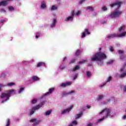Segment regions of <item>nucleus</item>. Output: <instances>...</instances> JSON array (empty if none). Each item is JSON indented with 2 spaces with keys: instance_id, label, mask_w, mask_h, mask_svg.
Masks as SVG:
<instances>
[{
  "instance_id": "1",
  "label": "nucleus",
  "mask_w": 126,
  "mask_h": 126,
  "mask_svg": "<svg viewBox=\"0 0 126 126\" xmlns=\"http://www.w3.org/2000/svg\"><path fill=\"white\" fill-rule=\"evenodd\" d=\"M91 59L92 62H101L103 60H106L107 59V55L103 52H98Z\"/></svg>"
},
{
  "instance_id": "2",
  "label": "nucleus",
  "mask_w": 126,
  "mask_h": 126,
  "mask_svg": "<svg viewBox=\"0 0 126 126\" xmlns=\"http://www.w3.org/2000/svg\"><path fill=\"white\" fill-rule=\"evenodd\" d=\"M7 93H2L0 95L1 99H3L2 101V103H4V102H6V101L9 100V97H10V95L12 94L13 92H14V90L12 89L11 90H9L7 91Z\"/></svg>"
},
{
  "instance_id": "3",
  "label": "nucleus",
  "mask_w": 126,
  "mask_h": 126,
  "mask_svg": "<svg viewBox=\"0 0 126 126\" xmlns=\"http://www.w3.org/2000/svg\"><path fill=\"white\" fill-rule=\"evenodd\" d=\"M103 113H105L106 114V115L103 116L102 118H101L99 120H98V123H100V122H102L103 120H105V119H107V118H108L109 117L111 118V116H110V114L111 113V110H110V109H108L107 108H105L99 113V115H102Z\"/></svg>"
},
{
  "instance_id": "4",
  "label": "nucleus",
  "mask_w": 126,
  "mask_h": 126,
  "mask_svg": "<svg viewBox=\"0 0 126 126\" xmlns=\"http://www.w3.org/2000/svg\"><path fill=\"white\" fill-rule=\"evenodd\" d=\"M126 32H125L121 34H116L115 33L109 34L107 36L108 39H113V38L121 37L126 36Z\"/></svg>"
},
{
  "instance_id": "5",
  "label": "nucleus",
  "mask_w": 126,
  "mask_h": 126,
  "mask_svg": "<svg viewBox=\"0 0 126 126\" xmlns=\"http://www.w3.org/2000/svg\"><path fill=\"white\" fill-rule=\"evenodd\" d=\"M122 13L123 12H122L121 11H115L111 13L110 15V17H111V18H116L117 17H119V16L122 15Z\"/></svg>"
},
{
  "instance_id": "6",
  "label": "nucleus",
  "mask_w": 126,
  "mask_h": 126,
  "mask_svg": "<svg viewBox=\"0 0 126 126\" xmlns=\"http://www.w3.org/2000/svg\"><path fill=\"white\" fill-rule=\"evenodd\" d=\"M122 4V2H116L115 3H113L112 4H110V6L111 7H114V6H115V5L117 6V7H121V5Z\"/></svg>"
},
{
  "instance_id": "7",
  "label": "nucleus",
  "mask_w": 126,
  "mask_h": 126,
  "mask_svg": "<svg viewBox=\"0 0 126 126\" xmlns=\"http://www.w3.org/2000/svg\"><path fill=\"white\" fill-rule=\"evenodd\" d=\"M11 0H4L0 2V6L1 5H3V6H6V5H7L8 4V3L9 1H10Z\"/></svg>"
},
{
  "instance_id": "8",
  "label": "nucleus",
  "mask_w": 126,
  "mask_h": 126,
  "mask_svg": "<svg viewBox=\"0 0 126 126\" xmlns=\"http://www.w3.org/2000/svg\"><path fill=\"white\" fill-rule=\"evenodd\" d=\"M73 108V106H71L69 108L66 109L62 111V114H66V113H69L71 109Z\"/></svg>"
},
{
  "instance_id": "9",
  "label": "nucleus",
  "mask_w": 126,
  "mask_h": 126,
  "mask_svg": "<svg viewBox=\"0 0 126 126\" xmlns=\"http://www.w3.org/2000/svg\"><path fill=\"white\" fill-rule=\"evenodd\" d=\"M75 92L74 91H71L69 92H63L62 93V96H66L67 95H69V94H72V93H74Z\"/></svg>"
},
{
  "instance_id": "10",
  "label": "nucleus",
  "mask_w": 126,
  "mask_h": 126,
  "mask_svg": "<svg viewBox=\"0 0 126 126\" xmlns=\"http://www.w3.org/2000/svg\"><path fill=\"white\" fill-rule=\"evenodd\" d=\"M55 91V88H52L49 90V92H47L45 94V96H49L50 94H52V92H54Z\"/></svg>"
},
{
  "instance_id": "11",
  "label": "nucleus",
  "mask_w": 126,
  "mask_h": 126,
  "mask_svg": "<svg viewBox=\"0 0 126 126\" xmlns=\"http://www.w3.org/2000/svg\"><path fill=\"white\" fill-rule=\"evenodd\" d=\"M42 106H43V104H38V105H36V106L32 107V110H34V111H35L36 110H38V109H40V108H41Z\"/></svg>"
},
{
  "instance_id": "12",
  "label": "nucleus",
  "mask_w": 126,
  "mask_h": 126,
  "mask_svg": "<svg viewBox=\"0 0 126 126\" xmlns=\"http://www.w3.org/2000/svg\"><path fill=\"white\" fill-rule=\"evenodd\" d=\"M71 85V82H68L67 83H63L61 85L62 87H66V86H69V85Z\"/></svg>"
},
{
  "instance_id": "13",
  "label": "nucleus",
  "mask_w": 126,
  "mask_h": 126,
  "mask_svg": "<svg viewBox=\"0 0 126 126\" xmlns=\"http://www.w3.org/2000/svg\"><path fill=\"white\" fill-rule=\"evenodd\" d=\"M46 1H43L41 2V8H46L47 7V5H46Z\"/></svg>"
},
{
  "instance_id": "14",
  "label": "nucleus",
  "mask_w": 126,
  "mask_h": 126,
  "mask_svg": "<svg viewBox=\"0 0 126 126\" xmlns=\"http://www.w3.org/2000/svg\"><path fill=\"white\" fill-rule=\"evenodd\" d=\"M56 23H57V20L56 19H54L53 20V23L51 25V28H53V27H55V26H56Z\"/></svg>"
},
{
  "instance_id": "15",
  "label": "nucleus",
  "mask_w": 126,
  "mask_h": 126,
  "mask_svg": "<svg viewBox=\"0 0 126 126\" xmlns=\"http://www.w3.org/2000/svg\"><path fill=\"white\" fill-rule=\"evenodd\" d=\"M45 64H46V63H45L43 62H39L37 63V67H40V66H42L43 65H45Z\"/></svg>"
},
{
  "instance_id": "16",
  "label": "nucleus",
  "mask_w": 126,
  "mask_h": 126,
  "mask_svg": "<svg viewBox=\"0 0 126 126\" xmlns=\"http://www.w3.org/2000/svg\"><path fill=\"white\" fill-rule=\"evenodd\" d=\"M72 21L73 20V17H71V16H69L67 18L65 19V21Z\"/></svg>"
},
{
  "instance_id": "17",
  "label": "nucleus",
  "mask_w": 126,
  "mask_h": 126,
  "mask_svg": "<svg viewBox=\"0 0 126 126\" xmlns=\"http://www.w3.org/2000/svg\"><path fill=\"white\" fill-rule=\"evenodd\" d=\"M39 79L40 78H39L37 76H32V80H33V81H38Z\"/></svg>"
},
{
  "instance_id": "18",
  "label": "nucleus",
  "mask_w": 126,
  "mask_h": 126,
  "mask_svg": "<svg viewBox=\"0 0 126 126\" xmlns=\"http://www.w3.org/2000/svg\"><path fill=\"white\" fill-rule=\"evenodd\" d=\"M51 113H52V110H48L45 113V116H49V115H51Z\"/></svg>"
},
{
  "instance_id": "19",
  "label": "nucleus",
  "mask_w": 126,
  "mask_h": 126,
  "mask_svg": "<svg viewBox=\"0 0 126 126\" xmlns=\"http://www.w3.org/2000/svg\"><path fill=\"white\" fill-rule=\"evenodd\" d=\"M79 69V65H76L74 68L72 69V71H75V70H78Z\"/></svg>"
},
{
  "instance_id": "20",
  "label": "nucleus",
  "mask_w": 126,
  "mask_h": 126,
  "mask_svg": "<svg viewBox=\"0 0 126 126\" xmlns=\"http://www.w3.org/2000/svg\"><path fill=\"white\" fill-rule=\"evenodd\" d=\"M80 53H81V51H80L79 50H77L76 53H75V55L77 57H78V55H80Z\"/></svg>"
},
{
  "instance_id": "21",
  "label": "nucleus",
  "mask_w": 126,
  "mask_h": 126,
  "mask_svg": "<svg viewBox=\"0 0 126 126\" xmlns=\"http://www.w3.org/2000/svg\"><path fill=\"white\" fill-rule=\"evenodd\" d=\"M91 10V11H93L94 9H93V7H92V6H88L86 8V10Z\"/></svg>"
},
{
  "instance_id": "22",
  "label": "nucleus",
  "mask_w": 126,
  "mask_h": 126,
  "mask_svg": "<svg viewBox=\"0 0 126 126\" xmlns=\"http://www.w3.org/2000/svg\"><path fill=\"white\" fill-rule=\"evenodd\" d=\"M125 26L121 27L120 28H119V32H121V31L125 30Z\"/></svg>"
},
{
  "instance_id": "23",
  "label": "nucleus",
  "mask_w": 126,
  "mask_h": 126,
  "mask_svg": "<svg viewBox=\"0 0 126 126\" xmlns=\"http://www.w3.org/2000/svg\"><path fill=\"white\" fill-rule=\"evenodd\" d=\"M10 126V120L7 119L6 126Z\"/></svg>"
},
{
  "instance_id": "24",
  "label": "nucleus",
  "mask_w": 126,
  "mask_h": 126,
  "mask_svg": "<svg viewBox=\"0 0 126 126\" xmlns=\"http://www.w3.org/2000/svg\"><path fill=\"white\" fill-rule=\"evenodd\" d=\"M40 123L39 121H36L35 122H34V123L33 124V126H37V125H38V124Z\"/></svg>"
},
{
  "instance_id": "25",
  "label": "nucleus",
  "mask_w": 126,
  "mask_h": 126,
  "mask_svg": "<svg viewBox=\"0 0 126 126\" xmlns=\"http://www.w3.org/2000/svg\"><path fill=\"white\" fill-rule=\"evenodd\" d=\"M56 9H58V7H56L55 5H52L51 10H55Z\"/></svg>"
},
{
  "instance_id": "26",
  "label": "nucleus",
  "mask_w": 126,
  "mask_h": 126,
  "mask_svg": "<svg viewBox=\"0 0 126 126\" xmlns=\"http://www.w3.org/2000/svg\"><path fill=\"white\" fill-rule=\"evenodd\" d=\"M104 97V95H99L98 98H97V100L98 101L100 100H101L102 99H103V97Z\"/></svg>"
},
{
  "instance_id": "27",
  "label": "nucleus",
  "mask_w": 126,
  "mask_h": 126,
  "mask_svg": "<svg viewBox=\"0 0 126 126\" xmlns=\"http://www.w3.org/2000/svg\"><path fill=\"white\" fill-rule=\"evenodd\" d=\"M126 72L123 73L120 76V77H121V78H123L125 77V76H126Z\"/></svg>"
},
{
  "instance_id": "28",
  "label": "nucleus",
  "mask_w": 126,
  "mask_h": 126,
  "mask_svg": "<svg viewBox=\"0 0 126 126\" xmlns=\"http://www.w3.org/2000/svg\"><path fill=\"white\" fill-rule=\"evenodd\" d=\"M82 113H81L80 114H78L77 115L76 118V119H79V118H80V117H81V116H82Z\"/></svg>"
},
{
  "instance_id": "29",
  "label": "nucleus",
  "mask_w": 126,
  "mask_h": 126,
  "mask_svg": "<svg viewBox=\"0 0 126 126\" xmlns=\"http://www.w3.org/2000/svg\"><path fill=\"white\" fill-rule=\"evenodd\" d=\"M87 75L88 76V77H90V76H91V72H89V71H87Z\"/></svg>"
},
{
  "instance_id": "30",
  "label": "nucleus",
  "mask_w": 126,
  "mask_h": 126,
  "mask_svg": "<svg viewBox=\"0 0 126 126\" xmlns=\"http://www.w3.org/2000/svg\"><path fill=\"white\" fill-rule=\"evenodd\" d=\"M37 102V99L35 98L33 99L32 101V104H35V103Z\"/></svg>"
},
{
  "instance_id": "31",
  "label": "nucleus",
  "mask_w": 126,
  "mask_h": 126,
  "mask_svg": "<svg viewBox=\"0 0 126 126\" xmlns=\"http://www.w3.org/2000/svg\"><path fill=\"white\" fill-rule=\"evenodd\" d=\"M86 63V60H83L82 61H80L78 63L79 64H81V63Z\"/></svg>"
},
{
  "instance_id": "32",
  "label": "nucleus",
  "mask_w": 126,
  "mask_h": 126,
  "mask_svg": "<svg viewBox=\"0 0 126 126\" xmlns=\"http://www.w3.org/2000/svg\"><path fill=\"white\" fill-rule=\"evenodd\" d=\"M111 80H112V77L110 76L107 79L106 82H110V81H111Z\"/></svg>"
},
{
  "instance_id": "33",
  "label": "nucleus",
  "mask_w": 126,
  "mask_h": 126,
  "mask_svg": "<svg viewBox=\"0 0 126 126\" xmlns=\"http://www.w3.org/2000/svg\"><path fill=\"white\" fill-rule=\"evenodd\" d=\"M12 85H14V83H9L7 84V86H12Z\"/></svg>"
},
{
  "instance_id": "34",
  "label": "nucleus",
  "mask_w": 126,
  "mask_h": 126,
  "mask_svg": "<svg viewBox=\"0 0 126 126\" xmlns=\"http://www.w3.org/2000/svg\"><path fill=\"white\" fill-rule=\"evenodd\" d=\"M37 121V119H31V120H30V122H31V123H34V122H36Z\"/></svg>"
},
{
  "instance_id": "35",
  "label": "nucleus",
  "mask_w": 126,
  "mask_h": 126,
  "mask_svg": "<svg viewBox=\"0 0 126 126\" xmlns=\"http://www.w3.org/2000/svg\"><path fill=\"white\" fill-rule=\"evenodd\" d=\"M102 10H103V11H105V10H107V9H108V8L106 6H103L102 8Z\"/></svg>"
},
{
  "instance_id": "36",
  "label": "nucleus",
  "mask_w": 126,
  "mask_h": 126,
  "mask_svg": "<svg viewBox=\"0 0 126 126\" xmlns=\"http://www.w3.org/2000/svg\"><path fill=\"white\" fill-rule=\"evenodd\" d=\"M114 63V61L111 60V61L107 62V64H112V63Z\"/></svg>"
},
{
  "instance_id": "37",
  "label": "nucleus",
  "mask_w": 126,
  "mask_h": 126,
  "mask_svg": "<svg viewBox=\"0 0 126 126\" xmlns=\"http://www.w3.org/2000/svg\"><path fill=\"white\" fill-rule=\"evenodd\" d=\"M75 59H73L70 62V63H75Z\"/></svg>"
},
{
  "instance_id": "38",
  "label": "nucleus",
  "mask_w": 126,
  "mask_h": 126,
  "mask_svg": "<svg viewBox=\"0 0 126 126\" xmlns=\"http://www.w3.org/2000/svg\"><path fill=\"white\" fill-rule=\"evenodd\" d=\"M9 10H14V8L12 6H11L9 7Z\"/></svg>"
},
{
  "instance_id": "39",
  "label": "nucleus",
  "mask_w": 126,
  "mask_h": 126,
  "mask_svg": "<svg viewBox=\"0 0 126 126\" xmlns=\"http://www.w3.org/2000/svg\"><path fill=\"white\" fill-rule=\"evenodd\" d=\"M118 53L120 55H122V54H124V51L123 50H119V51H118Z\"/></svg>"
},
{
  "instance_id": "40",
  "label": "nucleus",
  "mask_w": 126,
  "mask_h": 126,
  "mask_svg": "<svg viewBox=\"0 0 126 126\" xmlns=\"http://www.w3.org/2000/svg\"><path fill=\"white\" fill-rule=\"evenodd\" d=\"M23 90H24V88H21L19 91V93H21Z\"/></svg>"
},
{
  "instance_id": "41",
  "label": "nucleus",
  "mask_w": 126,
  "mask_h": 126,
  "mask_svg": "<svg viewBox=\"0 0 126 126\" xmlns=\"http://www.w3.org/2000/svg\"><path fill=\"white\" fill-rule=\"evenodd\" d=\"M85 31L86 32V34H88L89 35L90 34V32H89L88 31V29H86L85 30Z\"/></svg>"
},
{
  "instance_id": "42",
  "label": "nucleus",
  "mask_w": 126,
  "mask_h": 126,
  "mask_svg": "<svg viewBox=\"0 0 126 126\" xmlns=\"http://www.w3.org/2000/svg\"><path fill=\"white\" fill-rule=\"evenodd\" d=\"M0 12H3V13H5V10H4V9H1L0 10Z\"/></svg>"
},
{
  "instance_id": "43",
  "label": "nucleus",
  "mask_w": 126,
  "mask_h": 126,
  "mask_svg": "<svg viewBox=\"0 0 126 126\" xmlns=\"http://www.w3.org/2000/svg\"><path fill=\"white\" fill-rule=\"evenodd\" d=\"M109 50H110V52H113L114 51V48H113V47L110 46L109 47Z\"/></svg>"
},
{
  "instance_id": "44",
  "label": "nucleus",
  "mask_w": 126,
  "mask_h": 126,
  "mask_svg": "<svg viewBox=\"0 0 126 126\" xmlns=\"http://www.w3.org/2000/svg\"><path fill=\"white\" fill-rule=\"evenodd\" d=\"M124 59H125V56H124L123 55H121L120 56V60H124Z\"/></svg>"
},
{
  "instance_id": "45",
  "label": "nucleus",
  "mask_w": 126,
  "mask_h": 126,
  "mask_svg": "<svg viewBox=\"0 0 126 126\" xmlns=\"http://www.w3.org/2000/svg\"><path fill=\"white\" fill-rule=\"evenodd\" d=\"M84 1H85V0H81L79 2V3L80 4H81V3L84 2Z\"/></svg>"
},
{
  "instance_id": "46",
  "label": "nucleus",
  "mask_w": 126,
  "mask_h": 126,
  "mask_svg": "<svg viewBox=\"0 0 126 126\" xmlns=\"http://www.w3.org/2000/svg\"><path fill=\"white\" fill-rule=\"evenodd\" d=\"M85 36H86V33L83 32V35L82 36V38H84V37H85Z\"/></svg>"
},
{
  "instance_id": "47",
  "label": "nucleus",
  "mask_w": 126,
  "mask_h": 126,
  "mask_svg": "<svg viewBox=\"0 0 126 126\" xmlns=\"http://www.w3.org/2000/svg\"><path fill=\"white\" fill-rule=\"evenodd\" d=\"M34 113H35V112L34 111V110H32L30 113V115L32 116V115H33Z\"/></svg>"
},
{
  "instance_id": "48",
  "label": "nucleus",
  "mask_w": 126,
  "mask_h": 126,
  "mask_svg": "<svg viewBox=\"0 0 126 126\" xmlns=\"http://www.w3.org/2000/svg\"><path fill=\"white\" fill-rule=\"evenodd\" d=\"M72 124H73V125H77V122H76V121H74L72 122Z\"/></svg>"
},
{
  "instance_id": "49",
  "label": "nucleus",
  "mask_w": 126,
  "mask_h": 126,
  "mask_svg": "<svg viewBox=\"0 0 126 126\" xmlns=\"http://www.w3.org/2000/svg\"><path fill=\"white\" fill-rule=\"evenodd\" d=\"M80 14V11H78L75 14V15H79Z\"/></svg>"
},
{
  "instance_id": "50",
  "label": "nucleus",
  "mask_w": 126,
  "mask_h": 126,
  "mask_svg": "<svg viewBox=\"0 0 126 126\" xmlns=\"http://www.w3.org/2000/svg\"><path fill=\"white\" fill-rule=\"evenodd\" d=\"M71 13H72L71 17H73V16H74V11H72Z\"/></svg>"
},
{
  "instance_id": "51",
  "label": "nucleus",
  "mask_w": 126,
  "mask_h": 126,
  "mask_svg": "<svg viewBox=\"0 0 126 126\" xmlns=\"http://www.w3.org/2000/svg\"><path fill=\"white\" fill-rule=\"evenodd\" d=\"M123 90L124 92H126V86H124Z\"/></svg>"
},
{
  "instance_id": "52",
  "label": "nucleus",
  "mask_w": 126,
  "mask_h": 126,
  "mask_svg": "<svg viewBox=\"0 0 126 126\" xmlns=\"http://www.w3.org/2000/svg\"><path fill=\"white\" fill-rule=\"evenodd\" d=\"M77 78V74L75 75V76L73 78L74 80Z\"/></svg>"
},
{
  "instance_id": "53",
  "label": "nucleus",
  "mask_w": 126,
  "mask_h": 126,
  "mask_svg": "<svg viewBox=\"0 0 126 126\" xmlns=\"http://www.w3.org/2000/svg\"><path fill=\"white\" fill-rule=\"evenodd\" d=\"M123 120H126V115H124L123 117Z\"/></svg>"
},
{
  "instance_id": "54",
  "label": "nucleus",
  "mask_w": 126,
  "mask_h": 126,
  "mask_svg": "<svg viewBox=\"0 0 126 126\" xmlns=\"http://www.w3.org/2000/svg\"><path fill=\"white\" fill-rule=\"evenodd\" d=\"M87 108H88V109H90V108H91V106H90L87 105Z\"/></svg>"
},
{
  "instance_id": "55",
  "label": "nucleus",
  "mask_w": 126,
  "mask_h": 126,
  "mask_svg": "<svg viewBox=\"0 0 126 126\" xmlns=\"http://www.w3.org/2000/svg\"><path fill=\"white\" fill-rule=\"evenodd\" d=\"M124 68H121V70H120V71L122 72L123 71H124Z\"/></svg>"
},
{
  "instance_id": "56",
  "label": "nucleus",
  "mask_w": 126,
  "mask_h": 126,
  "mask_svg": "<svg viewBox=\"0 0 126 126\" xmlns=\"http://www.w3.org/2000/svg\"><path fill=\"white\" fill-rule=\"evenodd\" d=\"M93 124L92 123H90L87 126H92Z\"/></svg>"
},
{
  "instance_id": "57",
  "label": "nucleus",
  "mask_w": 126,
  "mask_h": 126,
  "mask_svg": "<svg viewBox=\"0 0 126 126\" xmlns=\"http://www.w3.org/2000/svg\"><path fill=\"white\" fill-rule=\"evenodd\" d=\"M65 60H66V57H64V58L63 59V62H64V61H65Z\"/></svg>"
},
{
  "instance_id": "58",
  "label": "nucleus",
  "mask_w": 126,
  "mask_h": 126,
  "mask_svg": "<svg viewBox=\"0 0 126 126\" xmlns=\"http://www.w3.org/2000/svg\"><path fill=\"white\" fill-rule=\"evenodd\" d=\"M3 22H4V20H1V22H0L1 23H3Z\"/></svg>"
},
{
  "instance_id": "59",
  "label": "nucleus",
  "mask_w": 126,
  "mask_h": 126,
  "mask_svg": "<svg viewBox=\"0 0 126 126\" xmlns=\"http://www.w3.org/2000/svg\"><path fill=\"white\" fill-rule=\"evenodd\" d=\"M35 38H36V39H38V38H39V35H36V36H35Z\"/></svg>"
},
{
  "instance_id": "60",
  "label": "nucleus",
  "mask_w": 126,
  "mask_h": 126,
  "mask_svg": "<svg viewBox=\"0 0 126 126\" xmlns=\"http://www.w3.org/2000/svg\"><path fill=\"white\" fill-rule=\"evenodd\" d=\"M104 85H102L99 86V87H100L101 88H102V87H104Z\"/></svg>"
},
{
  "instance_id": "61",
  "label": "nucleus",
  "mask_w": 126,
  "mask_h": 126,
  "mask_svg": "<svg viewBox=\"0 0 126 126\" xmlns=\"http://www.w3.org/2000/svg\"><path fill=\"white\" fill-rule=\"evenodd\" d=\"M68 126H73L72 125V124H71Z\"/></svg>"
},
{
  "instance_id": "62",
  "label": "nucleus",
  "mask_w": 126,
  "mask_h": 126,
  "mask_svg": "<svg viewBox=\"0 0 126 126\" xmlns=\"http://www.w3.org/2000/svg\"><path fill=\"white\" fill-rule=\"evenodd\" d=\"M110 99H107V101H108V102H110Z\"/></svg>"
},
{
  "instance_id": "63",
  "label": "nucleus",
  "mask_w": 126,
  "mask_h": 126,
  "mask_svg": "<svg viewBox=\"0 0 126 126\" xmlns=\"http://www.w3.org/2000/svg\"><path fill=\"white\" fill-rule=\"evenodd\" d=\"M101 50H102V48H99V51H101Z\"/></svg>"
},
{
  "instance_id": "64",
  "label": "nucleus",
  "mask_w": 126,
  "mask_h": 126,
  "mask_svg": "<svg viewBox=\"0 0 126 126\" xmlns=\"http://www.w3.org/2000/svg\"><path fill=\"white\" fill-rule=\"evenodd\" d=\"M126 64H124V66H126Z\"/></svg>"
}]
</instances>
